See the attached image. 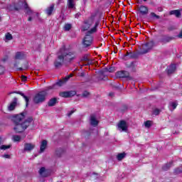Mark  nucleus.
I'll list each match as a JSON object with an SVG mask.
<instances>
[{
	"label": "nucleus",
	"instance_id": "a878e982",
	"mask_svg": "<svg viewBox=\"0 0 182 182\" xmlns=\"http://www.w3.org/2000/svg\"><path fill=\"white\" fill-rule=\"evenodd\" d=\"M178 104H177V102H171L169 103V107L170 109H172V110H174L176 107H177Z\"/></svg>",
	"mask_w": 182,
	"mask_h": 182
},
{
	"label": "nucleus",
	"instance_id": "4c0bfd02",
	"mask_svg": "<svg viewBox=\"0 0 182 182\" xmlns=\"http://www.w3.org/2000/svg\"><path fill=\"white\" fill-rule=\"evenodd\" d=\"M90 95V93L89 92H85L82 93V97H87L89 95Z\"/></svg>",
	"mask_w": 182,
	"mask_h": 182
},
{
	"label": "nucleus",
	"instance_id": "c756f323",
	"mask_svg": "<svg viewBox=\"0 0 182 182\" xmlns=\"http://www.w3.org/2000/svg\"><path fill=\"white\" fill-rule=\"evenodd\" d=\"M21 96H23V97L25 99L26 102V106H28V102H29V97L26 96L23 92H20Z\"/></svg>",
	"mask_w": 182,
	"mask_h": 182
},
{
	"label": "nucleus",
	"instance_id": "a18cd8bd",
	"mask_svg": "<svg viewBox=\"0 0 182 182\" xmlns=\"http://www.w3.org/2000/svg\"><path fill=\"white\" fill-rule=\"evenodd\" d=\"M7 9H9V11H13L14 10L11 5L8 6Z\"/></svg>",
	"mask_w": 182,
	"mask_h": 182
},
{
	"label": "nucleus",
	"instance_id": "0eeeda50",
	"mask_svg": "<svg viewBox=\"0 0 182 182\" xmlns=\"http://www.w3.org/2000/svg\"><path fill=\"white\" fill-rule=\"evenodd\" d=\"M92 43H93V36H92V34L86 33V35L82 41V45L84 48L90 46Z\"/></svg>",
	"mask_w": 182,
	"mask_h": 182
},
{
	"label": "nucleus",
	"instance_id": "49530a36",
	"mask_svg": "<svg viewBox=\"0 0 182 182\" xmlns=\"http://www.w3.org/2000/svg\"><path fill=\"white\" fill-rule=\"evenodd\" d=\"M159 87H160V84L156 85L155 88H153L152 90H157V89H159Z\"/></svg>",
	"mask_w": 182,
	"mask_h": 182
},
{
	"label": "nucleus",
	"instance_id": "09e8293b",
	"mask_svg": "<svg viewBox=\"0 0 182 182\" xmlns=\"http://www.w3.org/2000/svg\"><path fill=\"white\" fill-rule=\"evenodd\" d=\"M75 16V18H78L79 16H80V13L76 14Z\"/></svg>",
	"mask_w": 182,
	"mask_h": 182
},
{
	"label": "nucleus",
	"instance_id": "393cba45",
	"mask_svg": "<svg viewBox=\"0 0 182 182\" xmlns=\"http://www.w3.org/2000/svg\"><path fill=\"white\" fill-rule=\"evenodd\" d=\"M159 42L161 43H167V42H170V38L164 36L159 40Z\"/></svg>",
	"mask_w": 182,
	"mask_h": 182
},
{
	"label": "nucleus",
	"instance_id": "b1692460",
	"mask_svg": "<svg viewBox=\"0 0 182 182\" xmlns=\"http://www.w3.org/2000/svg\"><path fill=\"white\" fill-rule=\"evenodd\" d=\"M125 56L129 58V59H136V58H137V54L134 53H127V55Z\"/></svg>",
	"mask_w": 182,
	"mask_h": 182
},
{
	"label": "nucleus",
	"instance_id": "58836bf2",
	"mask_svg": "<svg viewBox=\"0 0 182 182\" xmlns=\"http://www.w3.org/2000/svg\"><path fill=\"white\" fill-rule=\"evenodd\" d=\"M153 113H154V114H155V116H157L160 113V109H156L154 110Z\"/></svg>",
	"mask_w": 182,
	"mask_h": 182
},
{
	"label": "nucleus",
	"instance_id": "bb28decb",
	"mask_svg": "<svg viewBox=\"0 0 182 182\" xmlns=\"http://www.w3.org/2000/svg\"><path fill=\"white\" fill-rule=\"evenodd\" d=\"M12 140L15 143L21 141V136L14 135L13 137H12Z\"/></svg>",
	"mask_w": 182,
	"mask_h": 182
},
{
	"label": "nucleus",
	"instance_id": "6e6d98bb",
	"mask_svg": "<svg viewBox=\"0 0 182 182\" xmlns=\"http://www.w3.org/2000/svg\"><path fill=\"white\" fill-rule=\"evenodd\" d=\"M14 66H16V64H15Z\"/></svg>",
	"mask_w": 182,
	"mask_h": 182
},
{
	"label": "nucleus",
	"instance_id": "2f4dec72",
	"mask_svg": "<svg viewBox=\"0 0 182 182\" xmlns=\"http://www.w3.org/2000/svg\"><path fill=\"white\" fill-rule=\"evenodd\" d=\"M71 28H72V25L69 23L65 24L64 26L65 31H70Z\"/></svg>",
	"mask_w": 182,
	"mask_h": 182
},
{
	"label": "nucleus",
	"instance_id": "6ab92c4d",
	"mask_svg": "<svg viewBox=\"0 0 182 182\" xmlns=\"http://www.w3.org/2000/svg\"><path fill=\"white\" fill-rule=\"evenodd\" d=\"M56 103H58V98L53 97V98H51L48 101V106H49L50 107H52L55 106V105H56Z\"/></svg>",
	"mask_w": 182,
	"mask_h": 182
},
{
	"label": "nucleus",
	"instance_id": "2eb2a0df",
	"mask_svg": "<svg viewBox=\"0 0 182 182\" xmlns=\"http://www.w3.org/2000/svg\"><path fill=\"white\" fill-rule=\"evenodd\" d=\"M18 100L16 98H14V101L10 103V105L8 106V110L9 112H12V110H15V108L16 107Z\"/></svg>",
	"mask_w": 182,
	"mask_h": 182
},
{
	"label": "nucleus",
	"instance_id": "864d4df0",
	"mask_svg": "<svg viewBox=\"0 0 182 182\" xmlns=\"http://www.w3.org/2000/svg\"><path fill=\"white\" fill-rule=\"evenodd\" d=\"M2 143V138L0 137V144Z\"/></svg>",
	"mask_w": 182,
	"mask_h": 182
},
{
	"label": "nucleus",
	"instance_id": "de8ad7c7",
	"mask_svg": "<svg viewBox=\"0 0 182 182\" xmlns=\"http://www.w3.org/2000/svg\"><path fill=\"white\" fill-rule=\"evenodd\" d=\"M109 97H113V96H114V92H109Z\"/></svg>",
	"mask_w": 182,
	"mask_h": 182
},
{
	"label": "nucleus",
	"instance_id": "7ed1b4c3",
	"mask_svg": "<svg viewBox=\"0 0 182 182\" xmlns=\"http://www.w3.org/2000/svg\"><path fill=\"white\" fill-rule=\"evenodd\" d=\"M100 25V21L96 18V16H91L90 18L84 21L82 25V31H87V33L93 35L97 32V28Z\"/></svg>",
	"mask_w": 182,
	"mask_h": 182
},
{
	"label": "nucleus",
	"instance_id": "1a4fd4ad",
	"mask_svg": "<svg viewBox=\"0 0 182 182\" xmlns=\"http://www.w3.org/2000/svg\"><path fill=\"white\" fill-rule=\"evenodd\" d=\"M128 129L129 125L125 121L122 120L117 124V130H119V132H127Z\"/></svg>",
	"mask_w": 182,
	"mask_h": 182
},
{
	"label": "nucleus",
	"instance_id": "5701e85b",
	"mask_svg": "<svg viewBox=\"0 0 182 182\" xmlns=\"http://www.w3.org/2000/svg\"><path fill=\"white\" fill-rule=\"evenodd\" d=\"M46 173H48V171L46 170V168H45V167H42L40 170H39V174L40 176H41L42 177H46L48 175L46 174Z\"/></svg>",
	"mask_w": 182,
	"mask_h": 182
},
{
	"label": "nucleus",
	"instance_id": "e433bc0d",
	"mask_svg": "<svg viewBox=\"0 0 182 182\" xmlns=\"http://www.w3.org/2000/svg\"><path fill=\"white\" fill-rule=\"evenodd\" d=\"M5 72V68L4 66L0 65V75H2Z\"/></svg>",
	"mask_w": 182,
	"mask_h": 182
},
{
	"label": "nucleus",
	"instance_id": "6e6552de",
	"mask_svg": "<svg viewBox=\"0 0 182 182\" xmlns=\"http://www.w3.org/2000/svg\"><path fill=\"white\" fill-rule=\"evenodd\" d=\"M154 46V42L150 41L149 43H146L145 44L142 45V50L140 51V53L141 55H144L145 53H148L151 49H153V47Z\"/></svg>",
	"mask_w": 182,
	"mask_h": 182
},
{
	"label": "nucleus",
	"instance_id": "423d86ee",
	"mask_svg": "<svg viewBox=\"0 0 182 182\" xmlns=\"http://www.w3.org/2000/svg\"><path fill=\"white\" fill-rule=\"evenodd\" d=\"M72 76H73V75L72 74L65 76L64 78H63V80H60L59 81H58L54 85L48 87V90H51V89H54L55 86H63L65 83H66V82H68V80H69V79L72 77Z\"/></svg>",
	"mask_w": 182,
	"mask_h": 182
},
{
	"label": "nucleus",
	"instance_id": "f704fd0d",
	"mask_svg": "<svg viewBox=\"0 0 182 182\" xmlns=\"http://www.w3.org/2000/svg\"><path fill=\"white\" fill-rule=\"evenodd\" d=\"M129 68H131L132 70H134V68H136V62H132L129 65Z\"/></svg>",
	"mask_w": 182,
	"mask_h": 182
},
{
	"label": "nucleus",
	"instance_id": "ea45409f",
	"mask_svg": "<svg viewBox=\"0 0 182 182\" xmlns=\"http://www.w3.org/2000/svg\"><path fill=\"white\" fill-rule=\"evenodd\" d=\"M28 79V77L25 75H22L21 76V80L23 82H26V80Z\"/></svg>",
	"mask_w": 182,
	"mask_h": 182
},
{
	"label": "nucleus",
	"instance_id": "a211bd4d",
	"mask_svg": "<svg viewBox=\"0 0 182 182\" xmlns=\"http://www.w3.org/2000/svg\"><path fill=\"white\" fill-rule=\"evenodd\" d=\"M15 59L17 60H22V59H25V53L23 52H17L15 55Z\"/></svg>",
	"mask_w": 182,
	"mask_h": 182
},
{
	"label": "nucleus",
	"instance_id": "72a5a7b5",
	"mask_svg": "<svg viewBox=\"0 0 182 182\" xmlns=\"http://www.w3.org/2000/svg\"><path fill=\"white\" fill-rule=\"evenodd\" d=\"M151 124H152L151 121H146L144 122V126H145V127L149 128L151 126Z\"/></svg>",
	"mask_w": 182,
	"mask_h": 182
},
{
	"label": "nucleus",
	"instance_id": "9b49d317",
	"mask_svg": "<svg viewBox=\"0 0 182 182\" xmlns=\"http://www.w3.org/2000/svg\"><path fill=\"white\" fill-rule=\"evenodd\" d=\"M59 95L61 97H73V96H75V95H76V92H61Z\"/></svg>",
	"mask_w": 182,
	"mask_h": 182
},
{
	"label": "nucleus",
	"instance_id": "aec40b11",
	"mask_svg": "<svg viewBox=\"0 0 182 182\" xmlns=\"http://www.w3.org/2000/svg\"><path fill=\"white\" fill-rule=\"evenodd\" d=\"M75 0H68L67 6L69 9H75Z\"/></svg>",
	"mask_w": 182,
	"mask_h": 182
},
{
	"label": "nucleus",
	"instance_id": "39448f33",
	"mask_svg": "<svg viewBox=\"0 0 182 182\" xmlns=\"http://www.w3.org/2000/svg\"><path fill=\"white\" fill-rule=\"evenodd\" d=\"M46 99V92H38L37 93L34 97H33V102L34 103H36V105H38V103H43V102H45Z\"/></svg>",
	"mask_w": 182,
	"mask_h": 182
},
{
	"label": "nucleus",
	"instance_id": "c9c22d12",
	"mask_svg": "<svg viewBox=\"0 0 182 182\" xmlns=\"http://www.w3.org/2000/svg\"><path fill=\"white\" fill-rule=\"evenodd\" d=\"M151 18H156V19H160V16H157L156 14H155L153 12L151 13Z\"/></svg>",
	"mask_w": 182,
	"mask_h": 182
},
{
	"label": "nucleus",
	"instance_id": "412c9836",
	"mask_svg": "<svg viewBox=\"0 0 182 182\" xmlns=\"http://www.w3.org/2000/svg\"><path fill=\"white\" fill-rule=\"evenodd\" d=\"M53 9H55V4H52L49 7H48V9L46 10L47 15H48L49 16L50 15H52Z\"/></svg>",
	"mask_w": 182,
	"mask_h": 182
},
{
	"label": "nucleus",
	"instance_id": "3c124183",
	"mask_svg": "<svg viewBox=\"0 0 182 182\" xmlns=\"http://www.w3.org/2000/svg\"><path fill=\"white\" fill-rule=\"evenodd\" d=\"M18 70H23V68H18Z\"/></svg>",
	"mask_w": 182,
	"mask_h": 182
},
{
	"label": "nucleus",
	"instance_id": "f3484780",
	"mask_svg": "<svg viewBox=\"0 0 182 182\" xmlns=\"http://www.w3.org/2000/svg\"><path fill=\"white\" fill-rule=\"evenodd\" d=\"M90 124H92V126H94V127H96L97 126V124H99V121L97 120V119H96V116L91 115Z\"/></svg>",
	"mask_w": 182,
	"mask_h": 182
},
{
	"label": "nucleus",
	"instance_id": "c85d7f7f",
	"mask_svg": "<svg viewBox=\"0 0 182 182\" xmlns=\"http://www.w3.org/2000/svg\"><path fill=\"white\" fill-rule=\"evenodd\" d=\"M5 38H6V41H12L13 39L12 34L7 33L5 35Z\"/></svg>",
	"mask_w": 182,
	"mask_h": 182
},
{
	"label": "nucleus",
	"instance_id": "c03bdc74",
	"mask_svg": "<svg viewBox=\"0 0 182 182\" xmlns=\"http://www.w3.org/2000/svg\"><path fill=\"white\" fill-rule=\"evenodd\" d=\"M181 171H182L180 170V169H178V168L175 170L176 174H179V173H181Z\"/></svg>",
	"mask_w": 182,
	"mask_h": 182
},
{
	"label": "nucleus",
	"instance_id": "8fccbe9b",
	"mask_svg": "<svg viewBox=\"0 0 182 182\" xmlns=\"http://www.w3.org/2000/svg\"><path fill=\"white\" fill-rule=\"evenodd\" d=\"M6 60H8V57H6V58L2 59L3 62H6Z\"/></svg>",
	"mask_w": 182,
	"mask_h": 182
},
{
	"label": "nucleus",
	"instance_id": "cd10ccee",
	"mask_svg": "<svg viewBox=\"0 0 182 182\" xmlns=\"http://www.w3.org/2000/svg\"><path fill=\"white\" fill-rule=\"evenodd\" d=\"M126 157V154L125 153H122V154H119L117 156V160H119V161L123 160V158Z\"/></svg>",
	"mask_w": 182,
	"mask_h": 182
},
{
	"label": "nucleus",
	"instance_id": "f8f14e48",
	"mask_svg": "<svg viewBox=\"0 0 182 182\" xmlns=\"http://www.w3.org/2000/svg\"><path fill=\"white\" fill-rule=\"evenodd\" d=\"M35 149V144L26 143L24 144V151H32Z\"/></svg>",
	"mask_w": 182,
	"mask_h": 182
},
{
	"label": "nucleus",
	"instance_id": "7c9ffc66",
	"mask_svg": "<svg viewBox=\"0 0 182 182\" xmlns=\"http://www.w3.org/2000/svg\"><path fill=\"white\" fill-rule=\"evenodd\" d=\"M12 145L9 144V145H2L0 149L1 150H8V149H11Z\"/></svg>",
	"mask_w": 182,
	"mask_h": 182
},
{
	"label": "nucleus",
	"instance_id": "5fc2aeb1",
	"mask_svg": "<svg viewBox=\"0 0 182 182\" xmlns=\"http://www.w3.org/2000/svg\"><path fill=\"white\" fill-rule=\"evenodd\" d=\"M144 1V2H147V0H143Z\"/></svg>",
	"mask_w": 182,
	"mask_h": 182
},
{
	"label": "nucleus",
	"instance_id": "4468645a",
	"mask_svg": "<svg viewBox=\"0 0 182 182\" xmlns=\"http://www.w3.org/2000/svg\"><path fill=\"white\" fill-rule=\"evenodd\" d=\"M176 64H171V65L168 66L166 68V72L168 75H171L176 72Z\"/></svg>",
	"mask_w": 182,
	"mask_h": 182
},
{
	"label": "nucleus",
	"instance_id": "a19ab883",
	"mask_svg": "<svg viewBox=\"0 0 182 182\" xmlns=\"http://www.w3.org/2000/svg\"><path fill=\"white\" fill-rule=\"evenodd\" d=\"M4 159H10L11 156L9 154H4L2 156Z\"/></svg>",
	"mask_w": 182,
	"mask_h": 182
},
{
	"label": "nucleus",
	"instance_id": "473e14b6",
	"mask_svg": "<svg viewBox=\"0 0 182 182\" xmlns=\"http://www.w3.org/2000/svg\"><path fill=\"white\" fill-rule=\"evenodd\" d=\"M96 77V80L95 82H100V80H103V74H100V75L98 77Z\"/></svg>",
	"mask_w": 182,
	"mask_h": 182
},
{
	"label": "nucleus",
	"instance_id": "ddd939ff",
	"mask_svg": "<svg viewBox=\"0 0 182 182\" xmlns=\"http://www.w3.org/2000/svg\"><path fill=\"white\" fill-rule=\"evenodd\" d=\"M139 11L141 15H147V14H149V8L146 6H140Z\"/></svg>",
	"mask_w": 182,
	"mask_h": 182
},
{
	"label": "nucleus",
	"instance_id": "4be33fe9",
	"mask_svg": "<svg viewBox=\"0 0 182 182\" xmlns=\"http://www.w3.org/2000/svg\"><path fill=\"white\" fill-rule=\"evenodd\" d=\"M170 15H175L176 18H180L181 16V12L180 10H172L170 11Z\"/></svg>",
	"mask_w": 182,
	"mask_h": 182
},
{
	"label": "nucleus",
	"instance_id": "20e7f679",
	"mask_svg": "<svg viewBox=\"0 0 182 182\" xmlns=\"http://www.w3.org/2000/svg\"><path fill=\"white\" fill-rule=\"evenodd\" d=\"M22 8L26 9V14L29 16V21H32L33 18H35V16H36V18L39 17V14L32 11V9H31L28 5V3H26V1H19L16 6H14V9H15V11H19L22 9Z\"/></svg>",
	"mask_w": 182,
	"mask_h": 182
},
{
	"label": "nucleus",
	"instance_id": "79ce46f5",
	"mask_svg": "<svg viewBox=\"0 0 182 182\" xmlns=\"http://www.w3.org/2000/svg\"><path fill=\"white\" fill-rule=\"evenodd\" d=\"M108 72H109V73L114 72V68H113V67L109 68L108 69Z\"/></svg>",
	"mask_w": 182,
	"mask_h": 182
},
{
	"label": "nucleus",
	"instance_id": "9d476101",
	"mask_svg": "<svg viewBox=\"0 0 182 182\" xmlns=\"http://www.w3.org/2000/svg\"><path fill=\"white\" fill-rule=\"evenodd\" d=\"M130 74L127 71L122 70L116 73V77L119 78H127Z\"/></svg>",
	"mask_w": 182,
	"mask_h": 182
},
{
	"label": "nucleus",
	"instance_id": "4d7b16f0",
	"mask_svg": "<svg viewBox=\"0 0 182 182\" xmlns=\"http://www.w3.org/2000/svg\"><path fill=\"white\" fill-rule=\"evenodd\" d=\"M58 4H60V2L58 1Z\"/></svg>",
	"mask_w": 182,
	"mask_h": 182
},
{
	"label": "nucleus",
	"instance_id": "dca6fc26",
	"mask_svg": "<svg viewBox=\"0 0 182 182\" xmlns=\"http://www.w3.org/2000/svg\"><path fill=\"white\" fill-rule=\"evenodd\" d=\"M47 146H48V141L43 140L40 146V153H43V151H45V149H46Z\"/></svg>",
	"mask_w": 182,
	"mask_h": 182
},
{
	"label": "nucleus",
	"instance_id": "f03ea898",
	"mask_svg": "<svg viewBox=\"0 0 182 182\" xmlns=\"http://www.w3.org/2000/svg\"><path fill=\"white\" fill-rule=\"evenodd\" d=\"M73 59H75V54L63 46L58 53V58L54 62V66L55 69H59V68H62L63 63L70 62Z\"/></svg>",
	"mask_w": 182,
	"mask_h": 182
},
{
	"label": "nucleus",
	"instance_id": "f257e3e1",
	"mask_svg": "<svg viewBox=\"0 0 182 182\" xmlns=\"http://www.w3.org/2000/svg\"><path fill=\"white\" fill-rule=\"evenodd\" d=\"M12 121L15 124L14 132L16 133H22L29 127V124L33 122V118L32 117H28V113L23 112L13 117Z\"/></svg>",
	"mask_w": 182,
	"mask_h": 182
},
{
	"label": "nucleus",
	"instance_id": "603ef678",
	"mask_svg": "<svg viewBox=\"0 0 182 182\" xmlns=\"http://www.w3.org/2000/svg\"><path fill=\"white\" fill-rule=\"evenodd\" d=\"M164 170H167L168 168H166V166L163 167Z\"/></svg>",
	"mask_w": 182,
	"mask_h": 182
},
{
	"label": "nucleus",
	"instance_id": "37998d69",
	"mask_svg": "<svg viewBox=\"0 0 182 182\" xmlns=\"http://www.w3.org/2000/svg\"><path fill=\"white\" fill-rule=\"evenodd\" d=\"M75 113V109L71 110L70 112H68V116H72Z\"/></svg>",
	"mask_w": 182,
	"mask_h": 182
}]
</instances>
